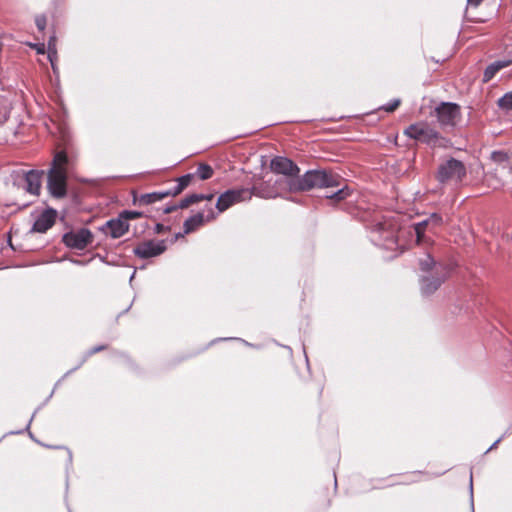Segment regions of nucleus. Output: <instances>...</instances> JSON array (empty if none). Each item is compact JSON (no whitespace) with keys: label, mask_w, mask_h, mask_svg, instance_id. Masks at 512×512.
<instances>
[{"label":"nucleus","mask_w":512,"mask_h":512,"mask_svg":"<svg viewBox=\"0 0 512 512\" xmlns=\"http://www.w3.org/2000/svg\"><path fill=\"white\" fill-rule=\"evenodd\" d=\"M291 192L308 191L313 188L338 186V177L325 170H310L300 178L287 180Z\"/></svg>","instance_id":"obj_1"},{"label":"nucleus","mask_w":512,"mask_h":512,"mask_svg":"<svg viewBox=\"0 0 512 512\" xmlns=\"http://www.w3.org/2000/svg\"><path fill=\"white\" fill-rule=\"evenodd\" d=\"M68 159L64 152H58L53 159L52 167L48 172V190L55 198H63L67 191V165Z\"/></svg>","instance_id":"obj_2"},{"label":"nucleus","mask_w":512,"mask_h":512,"mask_svg":"<svg viewBox=\"0 0 512 512\" xmlns=\"http://www.w3.org/2000/svg\"><path fill=\"white\" fill-rule=\"evenodd\" d=\"M404 135L430 147H447L449 144L447 139L425 122L409 125L404 130Z\"/></svg>","instance_id":"obj_3"},{"label":"nucleus","mask_w":512,"mask_h":512,"mask_svg":"<svg viewBox=\"0 0 512 512\" xmlns=\"http://www.w3.org/2000/svg\"><path fill=\"white\" fill-rule=\"evenodd\" d=\"M466 173V167L462 161L448 158L439 164L436 177L441 183L453 182L457 184L466 177Z\"/></svg>","instance_id":"obj_4"},{"label":"nucleus","mask_w":512,"mask_h":512,"mask_svg":"<svg viewBox=\"0 0 512 512\" xmlns=\"http://www.w3.org/2000/svg\"><path fill=\"white\" fill-rule=\"evenodd\" d=\"M251 199V193L247 188L230 189L222 193L217 200L216 208L218 212H224L232 205L241 201Z\"/></svg>","instance_id":"obj_5"},{"label":"nucleus","mask_w":512,"mask_h":512,"mask_svg":"<svg viewBox=\"0 0 512 512\" xmlns=\"http://www.w3.org/2000/svg\"><path fill=\"white\" fill-rule=\"evenodd\" d=\"M436 115L442 126H454L459 120L460 109L454 103L444 102L436 108Z\"/></svg>","instance_id":"obj_6"},{"label":"nucleus","mask_w":512,"mask_h":512,"mask_svg":"<svg viewBox=\"0 0 512 512\" xmlns=\"http://www.w3.org/2000/svg\"><path fill=\"white\" fill-rule=\"evenodd\" d=\"M92 237L90 230L82 228L78 231L64 234L63 242L70 248L83 250L92 242Z\"/></svg>","instance_id":"obj_7"},{"label":"nucleus","mask_w":512,"mask_h":512,"mask_svg":"<svg viewBox=\"0 0 512 512\" xmlns=\"http://www.w3.org/2000/svg\"><path fill=\"white\" fill-rule=\"evenodd\" d=\"M166 250L165 241H145L138 244L134 248V253L136 256L147 259L151 257H156L162 254Z\"/></svg>","instance_id":"obj_8"},{"label":"nucleus","mask_w":512,"mask_h":512,"mask_svg":"<svg viewBox=\"0 0 512 512\" xmlns=\"http://www.w3.org/2000/svg\"><path fill=\"white\" fill-rule=\"evenodd\" d=\"M270 167L273 172L291 177L290 179L298 175L300 171L299 167L292 160L281 156L273 158Z\"/></svg>","instance_id":"obj_9"},{"label":"nucleus","mask_w":512,"mask_h":512,"mask_svg":"<svg viewBox=\"0 0 512 512\" xmlns=\"http://www.w3.org/2000/svg\"><path fill=\"white\" fill-rule=\"evenodd\" d=\"M100 230L113 239L122 237L129 230V224L119 215L107 221Z\"/></svg>","instance_id":"obj_10"},{"label":"nucleus","mask_w":512,"mask_h":512,"mask_svg":"<svg viewBox=\"0 0 512 512\" xmlns=\"http://www.w3.org/2000/svg\"><path fill=\"white\" fill-rule=\"evenodd\" d=\"M215 213L212 208H209L208 213L205 215L203 212H199L185 220L183 224L184 234H189L200 227L205 221H211L215 219Z\"/></svg>","instance_id":"obj_11"},{"label":"nucleus","mask_w":512,"mask_h":512,"mask_svg":"<svg viewBox=\"0 0 512 512\" xmlns=\"http://www.w3.org/2000/svg\"><path fill=\"white\" fill-rule=\"evenodd\" d=\"M43 172L30 170L24 173V189L31 195H38L41 187V176Z\"/></svg>","instance_id":"obj_12"},{"label":"nucleus","mask_w":512,"mask_h":512,"mask_svg":"<svg viewBox=\"0 0 512 512\" xmlns=\"http://www.w3.org/2000/svg\"><path fill=\"white\" fill-rule=\"evenodd\" d=\"M54 222L55 213L52 210H47L36 219L32 231L44 233L53 226Z\"/></svg>","instance_id":"obj_13"},{"label":"nucleus","mask_w":512,"mask_h":512,"mask_svg":"<svg viewBox=\"0 0 512 512\" xmlns=\"http://www.w3.org/2000/svg\"><path fill=\"white\" fill-rule=\"evenodd\" d=\"M444 277L427 276L423 277L420 281L421 292L423 295H431L443 283Z\"/></svg>","instance_id":"obj_14"},{"label":"nucleus","mask_w":512,"mask_h":512,"mask_svg":"<svg viewBox=\"0 0 512 512\" xmlns=\"http://www.w3.org/2000/svg\"><path fill=\"white\" fill-rule=\"evenodd\" d=\"M249 192L251 193V197L254 195L264 199L275 198L278 195L277 191L270 187L268 182L254 185L251 189H249Z\"/></svg>","instance_id":"obj_15"},{"label":"nucleus","mask_w":512,"mask_h":512,"mask_svg":"<svg viewBox=\"0 0 512 512\" xmlns=\"http://www.w3.org/2000/svg\"><path fill=\"white\" fill-rule=\"evenodd\" d=\"M512 64V59H503V60H497L493 63H491L484 71L483 75V81L488 82L490 81L497 72H499L501 69L506 68Z\"/></svg>","instance_id":"obj_16"},{"label":"nucleus","mask_w":512,"mask_h":512,"mask_svg":"<svg viewBox=\"0 0 512 512\" xmlns=\"http://www.w3.org/2000/svg\"><path fill=\"white\" fill-rule=\"evenodd\" d=\"M168 191L165 192H153L148 194H143L139 197L138 201L141 205H149L168 197Z\"/></svg>","instance_id":"obj_17"},{"label":"nucleus","mask_w":512,"mask_h":512,"mask_svg":"<svg viewBox=\"0 0 512 512\" xmlns=\"http://www.w3.org/2000/svg\"><path fill=\"white\" fill-rule=\"evenodd\" d=\"M191 179H192L191 174H186V175L178 178L177 185L173 189L167 190L169 193V196H176V195L180 194L190 184Z\"/></svg>","instance_id":"obj_18"},{"label":"nucleus","mask_w":512,"mask_h":512,"mask_svg":"<svg viewBox=\"0 0 512 512\" xmlns=\"http://www.w3.org/2000/svg\"><path fill=\"white\" fill-rule=\"evenodd\" d=\"M428 224H429L428 219L414 224L413 230H414V233L416 235V242H417V244H422V243L426 242V239L424 237V233H425V230H426V227H427Z\"/></svg>","instance_id":"obj_19"},{"label":"nucleus","mask_w":512,"mask_h":512,"mask_svg":"<svg viewBox=\"0 0 512 512\" xmlns=\"http://www.w3.org/2000/svg\"><path fill=\"white\" fill-rule=\"evenodd\" d=\"M498 107L504 113L512 112V92L505 93L502 97H500L497 101Z\"/></svg>","instance_id":"obj_20"},{"label":"nucleus","mask_w":512,"mask_h":512,"mask_svg":"<svg viewBox=\"0 0 512 512\" xmlns=\"http://www.w3.org/2000/svg\"><path fill=\"white\" fill-rule=\"evenodd\" d=\"M204 197H203V194H191L189 196H186L185 198H183L179 204H178V207L180 209H184V208H187L189 207L190 205L194 204V203H198L200 201H203Z\"/></svg>","instance_id":"obj_21"},{"label":"nucleus","mask_w":512,"mask_h":512,"mask_svg":"<svg viewBox=\"0 0 512 512\" xmlns=\"http://www.w3.org/2000/svg\"><path fill=\"white\" fill-rule=\"evenodd\" d=\"M57 50H56V38L50 37L48 41V58L51 62L52 68L55 69L54 66V58L56 57Z\"/></svg>","instance_id":"obj_22"},{"label":"nucleus","mask_w":512,"mask_h":512,"mask_svg":"<svg viewBox=\"0 0 512 512\" xmlns=\"http://www.w3.org/2000/svg\"><path fill=\"white\" fill-rule=\"evenodd\" d=\"M197 174L202 180H207L212 177L213 169L207 164H200L197 170Z\"/></svg>","instance_id":"obj_23"},{"label":"nucleus","mask_w":512,"mask_h":512,"mask_svg":"<svg viewBox=\"0 0 512 512\" xmlns=\"http://www.w3.org/2000/svg\"><path fill=\"white\" fill-rule=\"evenodd\" d=\"M349 194H350L349 189L347 187H343V188L338 189L333 194L326 195V197L329 199L336 200V201H341V200H344L345 198H347L349 196Z\"/></svg>","instance_id":"obj_24"},{"label":"nucleus","mask_w":512,"mask_h":512,"mask_svg":"<svg viewBox=\"0 0 512 512\" xmlns=\"http://www.w3.org/2000/svg\"><path fill=\"white\" fill-rule=\"evenodd\" d=\"M435 265L433 258L430 255H426L424 259L420 260V267L423 271L430 270Z\"/></svg>","instance_id":"obj_25"},{"label":"nucleus","mask_w":512,"mask_h":512,"mask_svg":"<svg viewBox=\"0 0 512 512\" xmlns=\"http://www.w3.org/2000/svg\"><path fill=\"white\" fill-rule=\"evenodd\" d=\"M119 215L124 219V221L128 223L129 220L140 218L142 216V213L138 211L126 210L121 212Z\"/></svg>","instance_id":"obj_26"},{"label":"nucleus","mask_w":512,"mask_h":512,"mask_svg":"<svg viewBox=\"0 0 512 512\" xmlns=\"http://www.w3.org/2000/svg\"><path fill=\"white\" fill-rule=\"evenodd\" d=\"M46 22H47V20L44 15H38L35 18V24H36L37 28L39 29V31H44V29L46 27Z\"/></svg>","instance_id":"obj_27"},{"label":"nucleus","mask_w":512,"mask_h":512,"mask_svg":"<svg viewBox=\"0 0 512 512\" xmlns=\"http://www.w3.org/2000/svg\"><path fill=\"white\" fill-rule=\"evenodd\" d=\"M399 105H400V100L394 99L391 103L383 106V109L387 112H393L394 110H396L398 108Z\"/></svg>","instance_id":"obj_28"},{"label":"nucleus","mask_w":512,"mask_h":512,"mask_svg":"<svg viewBox=\"0 0 512 512\" xmlns=\"http://www.w3.org/2000/svg\"><path fill=\"white\" fill-rule=\"evenodd\" d=\"M428 221H429V224H435V225H439L443 222V219L442 217L437 214V213H433L429 218H428Z\"/></svg>","instance_id":"obj_29"},{"label":"nucleus","mask_w":512,"mask_h":512,"mask_svg":"<svg viewBox=\"0 0 512 512\" xmlns=\"http://www.w3.org/2000/svg\"><path fill=\"white\" fill-rule=\"evenodd\" d=\"M33 47L36 48L37 53H39V54H43L45 52V45L43 43L42 44L33 45Z\"/></svg>","instance_id":"obj_30"},{"label":"nucleus","mask_w":512,"mask_h":512,"mask_svg":"<svg viewBox=\"0 0 512 512\" xmlns=\"http://www.w3.org/2000/svg\"><path fill=\"white\" fill-rule=\"evenodd\" d=\"M386 230V224L385 223H377L375 225V231L382 232Z\"/></svg>","instance_id":"obj_31"},{"label":"nucleus","mask_w":512,"mask_h":512,"mask_svg":"<svg viewBox=\"0 0 512 512\" xmlns=\"http://www.w3.org/2000/svg\"><path fill=\"white\" fill-rule=\"evenodd\" d=\"M179 207L178 205H172V206H167L165 209H164V212L166 214L168 213H172L173 211L177 210Z\"/></svg>","instance_id":"obj_32"},{"label":"nucleus","mask_w":512,"mask_h":512,"mask_svg":"<svg viewBox=\"0 0 512 512\" xmlns=\"http://www.w3.org/2000/svg\"><path fill=\"white\" fill-rule=\"evenodd\" d=\"M157 233H162L167 230V228L162 224H157L155 227Z\"/></svg>","instance_id":"obj_33"},{"label":"nucleus","mask_w":512,"mask_h":512,"mask_svg":"<svg viewBox=\"0 0 512 512\" xmlns=\"http://www.w3.org/2000/svg\"><path fill=\"white\" fill-rule=\"evenodd\" d=\"M493 157L495 159L504 160L506 158V155L499 152V153H493Z\"/></svg>","instance_id":"obj_34"},{"label":"nucleus","mask_w":512,"mask_h":512,"mask_svg":"<svg viewBox=\"0 0 512 512\" xmlns=\"http://www.w3.org/2000/svg\"><path fill=\"white\" fill-rule=\"evenodd\" d=\"M502 438H499L497 439L489 448L488 450L486 451V453H488L489 451L493 450L495 447H497V445L500 443Z\"/></svg>","instance_id":"obj_35"},{"label":"nucleus","mask_w":512,"mask_h":512,"mask_svg":"<svg viewBox=\"0 0 512 512\" xmlns=\"http://www.w3.org/2000/svg\"><path fill=\"white\" fill-rule=\"evenodd\" d=\"M103 349H105V346H97V347H94V348L90 351V354H93V353H96V352L102 351Z\"/></svg>","instance_id":"obj_36"},{"label":"nucleus","mask_w":512,"mask_h":512,"mask_svg":"<svg viewBox=\"0 0 512 512\" xmlns=\"http://www.w3.org/2000/svg\"><path fill=\"white\" fill-rule=\"evenodd\" d=\"M470 492H471V505L473 506V485H472V475L470 476Z\"/></svg>","instance_id":"obj_37"},{"label":"nucleus","mask_w":512,"mask_h":512,"mask_svg":"<svg viewBox=\"0 0 512 512\" xmlns=\"http://www.w3.org/2000/svg\"><path fill=\"white\" fill-rule=\"evenodd\" d=\"M203 197H204L203 200L211 201L213 199L214 195L213 194H207V195L203 194Z\"/></svg>","instance_id":"obj_38"},{"label":"nucleus","mask_w":512,"mask_h":512,"mask_svg":"<svg viewBox=\"0 0 512 512\" xmlns=\"http://www.w3.org/2000/svg\"><path fill=\"white\" fill-rule=\"evenodd\" d=\"M468 1H469V2H473V3H476V4H477V3H478V2H480L481 0H468Z\"/></svg>","instance_id":"obj_39"},{"label":"nucleus","mask_w":512,"mask_h":512,"mask_svg":"<svg viewBox=\"0 0 512 512\" xmlns=\"http://www.w3.org/2000/svg\"><path fill=\"white\" fill-rule=\"evenodd\" d=\"M17 205H18L19 207H25V206H27V204H26V203H23V204H17Z\"/></svg>","instance_id":"obj_40"}]
</instances>
